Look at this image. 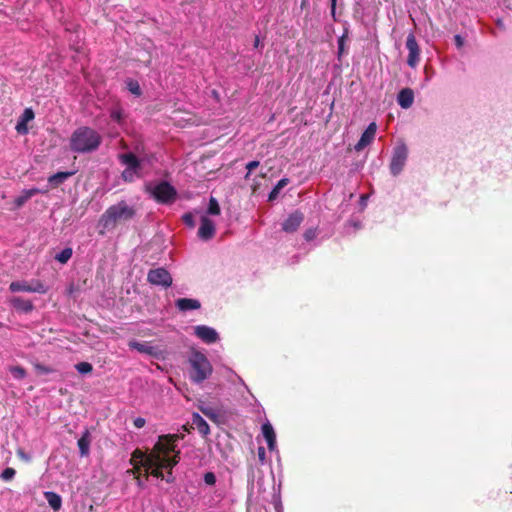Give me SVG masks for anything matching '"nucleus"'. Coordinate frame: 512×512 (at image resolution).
<instances>
[{
  "instance_id": "17",
  "label": "nucleus",
  "mask_w": 512,
  "mask_h": 512,
  "mask_svg": "<svg viewBox=\"0 0 512 512\" xmlns=\"http://www.w3.org/2000/svg\"><path fill=\"white\" fill-rule=\"evenodd\" d=\"M48 189H39V188H30L25 189L21 192L19 196H17L14 200V206L15 209L21 208L30 198L33 196L40 194V193H46Z\"/></svg>"
},
{
  "instance_id": "44",
  "label": "nucleus",
  "mask_w": 512,
  "mask_h": 512,
  "mask_svg": "<svg viewBox=\"0 0 512 512\" xmlns=\"http://www.w3.org/2000/svg\"><path fill=\"white\" fill-rule=\"evenodd\" d=\"M336 1L337 0H331V13L333 16L335 15Z\"/></svg>"
},
{
  "instance_id": "10",
  "label": "nucleus",
  "mask_w": 512,
  "mask_h": 512,
  "mask_svg": "<svg viewBox=\"0 0 512 512\" xmlns=\"http://www.w3.org/2000/svg\"><path fill=\"white\" fill-rule=\"evenodd\" d=\"M406 48L408 50L407 64L411 68H416L420 62V48L413 33L407 36Z\"/></svg>"
},
{
  "instance_id": "14",
  "label": "nucleus",
  "mask_w": 512,
  "mask_h": 512,
  "mask_svg": "<svg viewBox=\"0 0 512 512\" xmlns=\"http://www.w3.org/2000/svg\"><path fill=\"white\" fill-rule=\"evenodd\" d=\"M376 131H377L376 123L375 122H371L367 126L365 131L362 133V135H361L359 141L357 142V144L355 145L354 149L357 152H360L364 148H366L368 145H370L373 142V140L375 139Z\"/></svg>"
},
{
  "instance_id": "37",
  "label": "nucleus",
  "mask_w": 512,
  "mask_h": 512,
  "mask_svg": "<svg viewBox=\"0 0 512 512\" xmlns=\"http://www.w3.org/2000/svg\"><path fill=\"white\" fill-rule=\"evenodd\" d=\"M182 219H183V222H184L187 226H189V227H191V228H193V227L195 226L194 216H193V214H192V213H185V214L183 215Z\"/></svg>"
},
{
  "instance_id": "19",
  "label": "nucleus",
  "mask_w": 512,
  "mask_h": 512,
  "mask_svg": "<svg viewBox=\"0 0 512 512\" xmlns=\"http://www.w3.org/2000/svg\"><path fill=\"white\" fill-rule=\"evenodd\" d=\"M397 102L403 109H408L413 105L414 92L410 88H403L397 95Z\"/></svg>"
},
{
  "instance_id": "50",
  "label": "nucleus",
  "mask_w": 512,
  "mask_h": 512,
  "mask_svg": "<svg viewBox=\"0 0 512 512\" xmlns=\"http://www.w3.org/2000/svg\"><path fill=\"white\" fill-rule=\"evenodd\" d=\"M240 382H242V385L246 387V383L243 382V379H240Z\"/></svg>"
},
{
  "instance_id": "51",
  "label": "nucleus",
  "mask_w": 512,
  "mask_h": 512,
  "mask_svg": "<svg viewBox=\"0 0 512 512\" xmlns=\"http://www.w3.org/2000/svg\"><path fill=\"white\" fill-rule=\"evenodd\" d=\"M2 326V323L0 322V327Z\"/></svg>"
},
{
  "instance_id": "45",
  "label": "nucleus",
  "mask_w": 512,
  "mask_h": 512,
  "mask_svg": "<svg viewBox=\"0 0 512 512\" xmlns=\"http://www.w3.org/2000/svg\"><path fill=\"white\" fill-rule=\"evenodd\" d=\"M367 199H368V196H367V195H361V197H360V204H361L362 206H365V205H366V201H367Z\"/></svg>"
},
{
  "instance_id": "46",
  "label": "nucleus",
  "mask_w": 512,
  "mask_h": 512,
  "mask_svg": "<svg viewBox=\"0 0 512 512\" xmlns=\"http://www.w3.org/2000/svg\"><path fill=\"white\" fill-rule=\"evenodd\" d=\"M258 455H259V458H260V459H263V458H264V456H265V449H264L263 447H260V448L258 449Z\"/></svg>"
},
{
  "instance_id": "36",
  "label": "nucleus",
  "mask_w": 512,
  "mask_h": 512,
  "mask_svg": "<svg viewBox=\"0 0 512 512\" xmlns=\"http://www.w3.org/2000/svg\"><path fill=\"white\" fill-rule=\"evenodd\" d=\"M204 482L205 484L209 485V486H212L216 483V476L213 472H206L204 474Z\"/></svg>"
},
{
  "instance_id": "39",
  "label": "nucleus",
  "mask_w": 512,
  "mask_h": 512,
  "mask_svg": "<svg viewBox=\"0 0 512 512\" xmlns=\"http://www.w3.org/2000/svg\"><path fill=\"white\" fill-rule=\"evenodd\" d=\"M344 44H345V36H342L338 39V56L341 57V55L344 53Z\"/></svg>"
},
{
  "instance_id": "23",
  "label": "nucleus",
  "mask_w": 512,
  "mask_h": 512,
  "mask_svg": "<svg viewBox=\"0 0 512 512\" xmlns=\"http://www.w3.org/2000/svg\"><path fill=\"white\" fill-rule=\"evenodd\" d=\"M74 174L75 171L57 172L48 177V183L51 187H58Z\"/></svg>"
},
{
  "instance_id": "12",
  "label": "nucleus",
  "mask_w": 512,
  "mask_h": 512,
  "mask_svg": "<svg viewBox=\"0 0 512 512\" xmlns=\"http://www.w3.org/2000/svg\"><path fill=\"white\" fill-rule=\"evenodd\" d=\"M128 346L131 349L137 350L139 353L147 354L157 359L162 357V350L156 346H152L149 342H139L136 340H131L128 343Z\"/></svg>"
},
{
  "instance_id": "1",
  "label": "nucleus",
  "mask_w": 512,
  "mask_h": 512,
  "mask_svg": "<svg viewBox=\"0 0 512 512\" xmlns=\"http://www.w3.org/2000/svg\"><path fill=\"white\" fill-rule=\"evenodd\" d=\"M180 439L181 437L177 434L161 435L150 452L146 453L140 449L133 451L130 459L133 468L128 469L127 473L135 475L141 468L145 469V480L139 476L135 477L139 488H145V481L148 479L149 473L167 483L174 481L172 469L180 460V450L178 449Z\"/></svg>"
},
{
  "instance_id": "40",
  "label": "nucleus",
  "mask_w": 512,
  "mask_h": 512,
  "mask_svg": "<svg viewBox=\"0 0 512 512\" xmlns=\"http://www.w3.org/2000/svg\"><path fill=\"white\" fill-rule=\"evenodd\" d=\"M146 420L142 417H137L134 419L133 424L136 428L140 429L145 426Z\"/></svg>"
},
{
  "instance_id": "49",
  "label": "nucleus",
  "mask_w": 512,
  "mask_h": 512,
  "mask_svg": "<svg viewBox=\"0 0 512 512\" xmlns=\"http://www.w3.org/2000/svg\"><path fill=\"white\" fill-rule=\"evenodd\" d=\"M240 382H242V385L246 387V383L243 382V379H240Z\"/></svg>"
},
{
  "instance_id": "48",
  "label": "nucleus",
  "mask_w": 512,
  "mask_h": 512,
  "mask_svg": "<svg viewBox=\"0 0 512 512\" xmlns=\"http://www.w3.org/2000/svg\"><path fill=\"white\" fill-rule=\"evenodd\" d=\"M240 382H242V385L246 387V383L243 382V379H240Z\"/></svg>"
},
{
  "instance_id": "32",
  "label": "nucleus",
  "mask_w": 512,
  "mask_h": 512,
  "mask_svg": "<svg viewBox=\"0 0 512 512\" xmlns=\"http://www.w3.org/2000/svg\"><path fill=\"white\" fill-rule=\"evenodd\" d=\"M75 368L80 374L90 373L93 369L92 365L88 362H80L75 365Z\"/></svg>"
},
{
  "instance_id": "28",
  "label": "nucleus",
  "mask_w": 512,
  "mask_h": 512,
  "mask_svg": "<svg viewBox=\"0 0 512 512\" xmlns=\"http://www.w3.org/2000/svg\"><path fill=\"white\" fill-rule=\"evenodd\" d=\"M220 212H221V209H220L218 201L216 200V198L211 197L209 199L206 215L207 216L208 215L217 216L220 214Z\"/></svg>"
},
{
  "instance_id": "2",
  "label": "nucleus",
  "mask_w": 512,
  "mask_h": 512,
  "mask_svg": "<svg viewBox=\"0 0 512 512\" xmlns=\"http://www.w3.org/2000/svg\"><path fill=\"white\" fill-rule=\"evenodd\" d=\"M102 143V136L95 129L88 126L78 127L69 139L72 152L85 154L96 151Z\"/></svg>"
},
{
  "instance_id": "43",
  "label": "nucleus",
  "mask_w": 512,
  "mask_h": 512,
  "mask_svg": "<svg viewBox=\"0 0 512 512\" xmlns=\"http://www.w3.org/2000/svg\"><path fill=\"white\" fill-rule=\"evenodd\" d=\"M17 455L26 462L31 460V457L22 450H18Z\"/></svg>"
},
{
  "instance_id": "42",
  "label": "nucleus",
  "mask_w": 512,
  "mask_h": 512,
  "mask_svg": "<svg viewBox=\"0 0 512 512\" xmlns=\"http://www.w3.org/2000/svg\"><path fill=\"white\" fill-rule=\"evenodd\" d=\"M454 41H455L457 48H461L464 44V40L460 35H455Z\"/></svg>"
},
{
  "instance_id": "3",
  "label": "nucleus",
  "mask_w": 512,
  "mask_h": 512,
  "mask_svg": "<svg viewBox=\"0 0 512 512\" xmlns=\"http://www.w3.org/2000/svg\"><path fill=\"white\" fill-rule=\"evenodd\" d=\"M188 363L190 366L189 378L191 382L201 384L212 375L213 367L203 352L192 350Z\"/></svg>"
},
{
  "instance_id": "16",
  "label": "nucleus",
  "mask_w": 512,
  "mask_h": 512,
  "mask_svg": "<svg viewBox=\"0 0 512 512\" xmlns=\"http://www.w3.org/2000/svg\"><path fill=\"white\" fill-rule=\"evenodd\" d=\"M303 219V214L299 211H295L283 222L282 229L287 233H292L297 230Z\"/></svg>"
},
{
  "instance_id": "31",
  "label": "nucleus",
  "mask_w": 512,
  "mask_h": 512,
  "mask_svg": "<svg viewBox=\"0 0 512 512\" xmlns=\"http://www.w3.org/2000/svg\"><path fill=\"white\" fill-rule=\"evenodd\" d=\"M10 372L15 379H23L26 376V371L21 366H13L10 368Z\"/></svg>"
},
{
  "instance_id": "30",
  "label": "nucleus",
  "mask_w": 512,
  "mask_h": 512,
  "mask_svg": "<svg viewBox=\"0 0 512 512\" xmlns=\"http://www.w3.org/2000/svg\"><path fill=\"white\" fill-rule=\"evenodd\" d=\"M127 89L135 96L141 95V88L139 83L136 80L129 79L126 82Z\"/></svg>"
},
{
  "instance_id": "34",
  "label": "nucleus",
  "mask_w": 512,
  "mask_h": 512,
  "mask_svg": "<svg viewBox=\"0 0 512 512\" xmlns=\"http://www.w3.org/2000/svg\"><path fill=\"white\" fill-rule=\"evenodd\" d=\"M16 474V471L13 469V468H6L3 470V472L1 473V478L4 480V481H10L14 478Z\"/></svg>"
},
{
  "instance_id": "6",
  "label": "nucleus",
  "mask_w": 512,
  "mask_h": 512,
  "mask_svg": "<svg viewBox=\"0 0 512 512\" xmlns=\"http://www.w3.org/2000/svg\"><path fill=\"white\" fill-rule=\"evenodd\" d=\"M119 161L126 166L121 174L123 181L131 183L141 177V161L133 153L120 154Z\"/></svg>"
},
{
  "instance_id": "29",
  "label": "nucleus",
  "mask_w": 512,
  "mask_h": 512,
  "mask_svg": "<svg viewBox=\"0 0 512 512\" xmlns=\"http://www.w3.org/2000/svg\"><path fill=\"white\" fill-rule=\"evenodd\" d=\"M73 251L71 248H65L61 252L55 255V260L60 262L61 264L67 263L72 257Z\"/></svg>"
},
{
  "instance_id": "20",
  "label": "nucleus",
  "mask_w": 512,
  "mask_h": 512,
  "mask_svg": "<svg viewBox=\"0 0 512 512\" xmlns=\"http://www.w3.org/2000/svg\"><path fill=\"white\" fill-rule=\"evenodd\" d=\"M262 434L267 442L268 448L270 451L275 450L276 448V434L274 428L270 424V422H265L262 425Z\"/></svg>"
},
{
  "instance_id": "22",
  "label": "nucleus",
  "mask_w": 512,
  "mask_h": 512,
  "mask_svg": "<svg viewBox=\"0 0 512 512\" xmlns=\"http://www.w3.org/2000/svg\"><path fill=\"white\" fill-rule=\"evenodd\" d=\"M9 303L16 309L21 312L28 313L32 311L33 304L30 300L23 299L21 297H12L9 300Z\"/></svg>"
},
{
  "instance_id": "35",
  "label": "nucleus",
  "mask_w": 512,
  "mask_h": 512,
  "mask_svg": "<svg viewBox=\"0 0 512 512\" xmlns=\"http://www.w3.org/2000/svg\"><path fill=\"white\" fill-rule=\"evenodd\" d=\"M34 367H35V370L37 371V373H39V374H49V373L53 372L52 368L45 366L43 364H40V363H36L34 365Z\"/></svg>"
},
{
  "instance_id": "27",
  "label": "nucleus",
  "mask_w": 512,
  "mask_h": 512,
  "mask_svg": "<svg viewBox=\"0 0 512 512\" xmlns=\"http://www.w3.org/2000/svg\"><path fill=\"white\" fill-rule=\"evenodd\" d=\"M289 180L287 178L280 179L277 184L274 186L272 191L269 193V200L272 201L277 198L280 191L288 184Z\"/></svg>"
},
{
  "instance_id": "33",
  "label": "nucleus",
  "mask_w": 512,
  "mask_h": 512,
  "mask_svg": "<svg viewBox=\"0 0 512 512\" xmlns=\"http://www.w3.org/2000/svg\"><path fill=\"white\" fill-rule=\"evenodd\" d=\"M200 411L211 420H216L218 416L217 412L209 406H201Z\"/></svg>"
},
{
  "instance_id": "24",
  "label": "nucleus",
  "mask_w": 512,
  "mask_h": 512,
  "mask_svg": "<svg viewBox=\"0 0 512 512\" xmlns=\"http://www.w3.org/2000/svg\"><path fill=\"white\" fill-rule=\"evenodd\" d=\"M44 497L47 500L49 506L53 510L58 511L61 508L62 499H61L60 495H58L57 493L52 492V491H47V492H44Z\"/></svg>"
},
{
  "instance_id": "47",
  "label": "nucleus",
  "mask_w": 512,
  "mask_h": 512,
  "mask_svg": "<svg viewBox=\"0 0 512 512\" xmlns=\"http://www.w3.org/2000/svg\"><path fill=\"white\" fill-rule=\"evenodd\" d=\"M259 44H260V39L258 36L255 37V40H254V47L255 48H258L259 47Z\"/></svg>"
},
{
  "instance_id": "18",
  "label": "nucleus",
  "mask_w": 512,
  "mask_h": 512,
  "mask_svg": "<svg viewBox=\"0 0 512 512\" xmlns=\"http://www.w3.org/2000/svg\"><path fill=\"white\" fill-rule=\"evenodd\" d=\"M175 306L179 311L187 312L200 309L201 303L199 300L193 298H179L175 301Z\"/></svg>"
},
{
  "instance_id": "4",
  "label": "nucleus",
  "mask_w": 512,
  "mask_h": 512,
  "mask_svg": "<svg viewBox=\"0 0 512 512\" xmlns=\"http://www.w3.org/2000/svg\"><path fill=\"white\" fill-rule=\"evenodd\" d=\"M145 191L159 204H172L177 198L176 189L165 180L146 183Z\"/></svg>"
},
{
  "instance_id": "15",
  "label": "nucleus",
  "mask_w": 512,
  "mask_h": 512,
  "mask_svg": "<svg viewBox=\"0 0 512 512\" xmlns=\"http://www.w3.org/2000/svg\"><path fill=\"white\" fill-rule=\"evenodd\" d=\"M35 117L34 111L31 108H26L19 117L15 129L18 134L26 135L29 132L28 123Z\"/></svg>"
},
{
  "instance_id": "38",
  "label": "nucleus",
  "mask_w": 512,
  "mask_h": 512,
  "mask_svg": "<svg viewBox=\"0 0 512 512\" xmlns=\"http://www.w3.org/2000/svg\"><path fill=\"white\" fill-rule=\"evenodd\" d=\"M317 235L316 229H308L304 233V238L306 241H312Z\"/></svg>"
},
{
  "instance_id": "13",
  "label": "nucleus",
  "mask_w": 512,
  "mask_h": 512,
  "mask_svg": "<svg viewBox=\"0 0 512 512\" xmlns=\"http://www.w3.org/2000/svg\"><path fill=\"white\" fill-rule=\"evenodd\" d=\"M215 232V223L207 215H202L198 229V237L201 240L208 241L214 237Z\"/></svg>"
},
{
  "instance_id": "7",
  "label": "nucleus",
  "mask_w": 512,
  "mask_h": 512,
  "mask_svg": "<svg viewBox=\"0 0 512 512\" xmlns=\"http://www.w3.org/2000/svg\"><path fill=\"white\" fill-rule=\"evenodd\" d=\"M9 290L13 293L16 292H29V293H40L45 294L48 291V287L38 279H32L31 281L20 280L13 281L10 283Z\"/></svg>"
},
{
  "instance_id": "25",
  "label": "nucleus",
  "mask_w": 512,
  "mask_h": 512,
  "mask_svg": "<svg viewBox=\"0 0 512 512\" xmlns=\"http://www.w3.org/2000/svg\"><path fill=\"white\" fill-rule=\"evenodd\" d=\"M110 118L113 122L117 123L119 126H122L125 120L124 110L120 105H116L111 108Z\"/></svg>"
},
{
  "instance_id": "21",
  "label": "nucleus",
  "mask_w": 512,
  "mask_h": 512,
  "mask_svg": "<svg viewBox=\"0 0 512 512\" xmlns=\"http://www.w3.org/2000/svg\"><path fill=\"white\" fill-rule=\"evenodd\" d=\"M192 427L196 429L202 436H207L210 433L208 423L198 413L192 415Z\"/></svg>"
},
{
  "instance_id": "26",
  "label": "nucleus",
  "mask_w": 512,
  "mask_h": 512,
  "mask_svg": "<svg viewBox=\"0 0 512 512\" xmlns=\"http://www.w3.org/2000/svg\"><path fill=\"white\" fill-rule=\"evenodd\" d=\"M78 447L81 456H87L89 454L90 447V438L89 432L86 431L79 439H78Z\"/></svg>"
},
{
  "instance_id": "8",
  "label": "nucleus",
  "mask_w": 512,
  "mask_h": 512,
  "mask_svg": "<svg viewBox=\"0 0 512 512\" xmlns=\"http://www.w3.org/2000/svg\"><path fill=\"white\" fill-rule=\"evenodd\" d=\"M408 158V149L404 143L397 144L392 153L391 161H390V172L392 175H399Z\"/></svg>"
},
{
  "instance_id": "41",
  "label": "nucleus",
  "mask_w": 512,
  "mask_h": 512,
  "mask_svg": "<svg viewBox=\"0 0 512 512\" xmlns=\"http://www.w3.org/2000/svg\"><path fill=\"white\" fill-rule=\"evenodd\" d=\"M259 166V161H251L247 163L246 169L248 170V173H251L254 169H256ZM249 174L246 175L248 177Z\"/></svg>"
},
{
  "instance_id": "11",
  "label": "nucleus",
  "mask_w": 512,
  "mask_h": 512,
  "mask_svg": "<svg viewBox=\"0 0 512 512\" xmlns=\"http://www.w3.org/2000/svg\"><path fill=\"white\" fill-rule=\"evenodd\" d=\"M147 279L151 284L165 288L172 284V277L170 273L164 268H156L150 270Z\"/></svg>"
},
{
  "instance_id": "9",
  "label": "nucleus",
  "mask_w": 512,
  "mask_h": 512,
  "mask_svg": "<svg viewBox=\"0 0 512 512\" xmlns=\"http://www.w3.org/2000/svg\"><path fill=\"white\" fill-rule=\"evenodd\" d=\"M194 335L205 344L216 343L220 337L219 333L207 325H196L193 327Z\"/></svg>"
},
{
  "instance_id": "5",
  "label": "nucleus",
  "mask_w": 512,
  "mask_h": 512,
  "mask_svg": "<svg viewBox=\"0 0 512 512\" xmlns=\"http://www.w3.org/2000/svg\"><path fill=\"white\" fill-rule=\"evenodd\" d=\"M134 209L125 201L109 207L101 217L104 228H113L118 221L129 220L134 216Z\"/></svg>"
}]
</instances>
